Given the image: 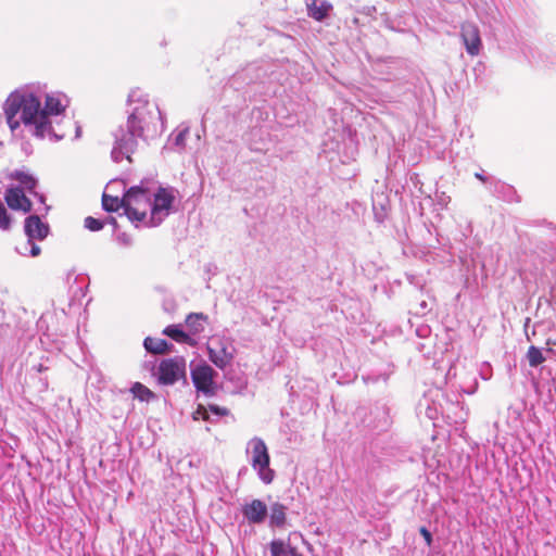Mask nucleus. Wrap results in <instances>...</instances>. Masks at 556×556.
Returning a JSON list of instances; mask_svg holds the SVG:
<instances>
[{
	"mask_svg": "<svg viewBox=\"0 0 556 556\" xmlns=\"http://www.w3.org/2000/svg\"><path fill=\"white\" fill-rule=\"evenodd\" d=\"M127 121L114 131V144L111 157L119 163L123 159L131 162V154L136 151L138 139H147L156 134L161 112L155 103L150 102L148 96L140 90H132L128 96Z\"/></svg>",
	"mask_w": 556,
	"mask_h": 556,
	"instance_id": "nucleus-1",
	"label": "nucleus"
},
{
	"mask_svg": "<svg viewBox=\"0 0 556 556\" xmlns=\"http://www.w3.org/2000/svg\"><path fill=\"white\" fill-rule=\"evenodd\" d=\"M40 97L29 88L13 91L4 102L3 110L7 123L12 131L21 124L29 129L37 138H45L52 134L50 121L40 111Z\"/></svg>",
	"mask_w": 556,
	"mask_h": 556,
	"instance_id": "nucleus-2",
	"label": "nucleus"
},
{
	"mask_svg": "<svg viewBox=\"0 0 556 556\" xmlns=\"http://www.w3.org/2000/svg\"><path fill=\"white\" fill-rule=\"evenodd\" d=\"M152 192L142 185L130 187L125 192L126 216L138 227L147 226L151 208Z\"/></svg>",
	"mask_w": 556,
	"mask_h": 556,
	"instance_id": "nucleus-3",
	"label": "nucleus"
},
{
	"mask_svg": "<svg viewBox=\"0 0 556 556\" xmlns=\"http://www.w3.org/2000/svg\"><path fill=\"white\" fill-rule=\"evenodd\" d=\"M39 214L29 215L25 218L24 232L27 240L15 248L16 252L23 256H38L41 253L38 242L43 241L49 235L50 227L40 219Z\"/></svg>",
	"mask_w": 556,
	"mask_h": 556,
	"instance_id": "nucleus-4",
	"label": "nucleus"
},
{
	"mask_svg": "<svg viewBox=\"0 0 556 556\" xmlns=\"http://www.w3.org/2000/svg\"><path fill=\"white\" fill-rule=\"evenodd\" d=\"M245 453L258 478L266 484L271 483L275 471L269 467L270 456L264 440L258 437L252 438L247 444Z\"/></svg>",
	"mask_w": 556,
	"mask_h": 556,
	"instance_id": "nucleus-5",
	"label": "nucleus"
},
{
	"mask_svg": "<svg viewBox=\"0 0 556 556\" xmlns=\"http://www.w3.org/2000/svg\"><path fill=\"white\" fill-rule=\"evenodd\" d=\"M175 189L160 187L156 192H152L151 208L147 227L159 226L173 212L175 202Z\"/></svg>",
	"mask_w": 556,
	"mask_h": 556,
	"instance_id": "nucleus-6",
	"label": "nucleus"
},
{
	"mask_svg": "<svg viewBox=\"0 0 556 556\" xmlns=\"http://www.w3.org/2000/svg\"><path fill=\"white\" fill-rule=\"evenodd\" d=\"M186 359L181 356L165 358L153 370L159 384L173 386L180 379H186Z\"/></svg>",
	"mask_w": 556,
	"mask_h": 556,
	"instance_id": "nucleus-7",
	"label": "nucleus"
},
{
	"mask_svg": "<svg viewBox=\"0 0 556 556\" xmlns=\"http://www.w3.org/2000/svg\"><path fill=\"white\" fill-rule=\"evenodd\" d=\"M210 361L219 369L226 368L233 359L236 349L230 338L214 334L207 342Z\"/></svg>",
	"mask_w": 556,
	"mask_h": 556,
	"instance_id": "nucleus-8",
	"label": "nucleus"
},
{
	"mask_svg": "<svg viewBox=\"0 0 556 556\" xmlns=\"http://www.w3.org/2000/svg\"><path fill=\"white\" fill-rule=\"evenodd\" d=\"M214 369L207 364H200L191 370L192 382L198 391L214 394Z\"/></svg>",
	"mask_w": 556,
	"mask_h": 556,
	"instance_id": "nucleus-9",
	"label": "nucleus"
},
{
	"mask_svg": "<svg viewBox=\"0 0 556 556\" xmlns=\"http://www.w3.org/2000/svg\"><path fill=\"white\" fill-rule=\"evenodd\" d=\"M460 37L468 54L476 56L480 53L482 42L480 30L476 24L470 22L463 23L460 27Z\"/></svg>",
	"mask_w": 556,
	"mask_h": 556,
	"instance_id": "nucleus-10",
	"label": "nucleus"
},
{
	"mask_svg": "<svg viewBox=\"0 0 556 556\" xmlns=\"http://www.w3.org/2000/svg\"><path fill=\"white\" fill-rule=\"evenodd\" d=\"M296 539H302L301 533L296 531L289 533L287 539H274L268 544L270 556H302L293 544Z\"/></svg>",
	"mask_w": 556,
	"mask_h": 556,
	"instance_id": "nucleus-11",
	"label": "nucleus"
},
{
	"mask_svg": "<svg viewBox=\"0 0 556 556\" xmlns=\"http://www.w3.org/2000/svg\"><path fill=\"white\" fill-rule=\"evenodd\" d=\"M243 517L253 525L263 523L267 517V506L261 500H253L241 508Z\"/></svg>",
	"mask_w": 556,
	"mask_h": 556,
	"instance_id": "nucleus-12",
	"label": "nucleus"
},
{
	"mask_svg": "<svg viewBox=\"0 0 556 556\" xmlns=\"http://www.w3.org/2000/svg\"><path fill=\"white\" fill-rule=\"evenodd\" d=\"M5 202L10 208L28 213L33 208L30 200L26 197L22 188H9L4 195Z\"/></svg>",
	"mask_w": 556,
	"mask_h": 556,
	"instance_id": "nucleus-13",
	"label": "nucleus"
},
{
	"mask_svg": "<svg viewBox=\"0 0 556 556\" xmlns=\"http://www.w3.org/2000/svg\"><path fill=\"white\" fill-rule=\"evenodd\" d=\"M16 179L21 184L18 188H22L24 192L28 191L30 194H34V197L38 199L39 206L35 208L36 213H40L42 215L47 214L49 211V206L46 205L45 203V197L35 191L37 187V180L34 177L24 173H17Z\"/></svg>",
	"mask_w": 556,
	"mask_h": 556,
	"instance_id": "nucleus-14",
	"label": "nucleus"
},
{
	"mask_svg": "<svg viewBox=\"0 0 556 556\" xmlns=\"http://www.w3.org/2000/svg\"><path fill=\"white\" fill-rule=\"evenodd\" d=\"M307 14L315 21L321 22L332 11V4L327 0H306Z\"/></svg>",
	"mask_w": 556,
	"mask_h": 556,
	"instance_id": "nucleus-15",
	"label": "nucleus"
},
{
	"mask_svg": "<svg viewBox=\"0 0 556 556\" xmlns=\"http://www.w3.org/2000/svg\"><path fill=\"white\" fill-rule=\"evenodd\" d=\"M287 506L276 502L271 504L268 526L271 529H283L287 526Z\"/></svg>",
	"mask_w": 556,
	"mask_h": 556,
	"instance_id": "nucleus-16",
	"label": "nucleus"
},
{
	"mask_svg": "<svg viewBox=\"0 0 556 556\" xmlns=\"http://www.w3.org/2000/svg\"><path fill=\"white\" fill-rule=\"evenodd\" d=\"M207 316L203 313H190L186 318L187 333L194 338L204 331Z\"/></svg>",
	"mask_w": 556,
	"mask_h": 556,
	"instance_id": "nucleus-17",
	"label": "nucleus"
},
{
	"mask_svg": "<svg viewBox=\"0 0 556 556\" xmlns=\"http://www.w3.org/2000/svg\"><path fill=\"white\" fill-rule=\"evenodd\" d=\"M163 333L178 343H186L191 346H194L197 344V339L191 338V334L182 330V326L179 324L167 326L164 329Z\"/></svg>",
	"mask_w": 556,
	"mask_h": 556,
	"instance_id": "nucleus-18",
	"label": "nucleus"
},
{
	"mask_svg": "<svg viewBox=\"0 0 556 556\" xmlns=\"http://www.w3.org/2000/svg\"><path fill=\"white\" fill-rule=\"evenodd\" d=\"M65 109V105L62 103L61 99L53 94H47L45 108L40 111L46 117V121H49L50 115H59Z\"/></svg>",
	"mask_w": 556,
	"mask_h": 556,
	"instance_id": "nucleus-19",
	"label": "nucleus"
},
{
	"mask_svg": "<svg viewBox=\"0 0 556 556\" xmlns=\"http://www.w3.org/2000/svg\"><path fill=\"white\" fill-rule=\"evenodd\" d=\"M189 135V128H177L175 129L169 138H168V144L170 146V149H176L178 151H182L186 147V140Z\"/></svg>",
	"mask_w": 556,
	"mask_h": 556,
	"instance_id": "nucleus-20",
	"label": "nucleus"
},
{
	"mask_svg": "<svg viewBox=\"0 0 556 556\" xmlns=\"http://www.w3.org/2000/svg\"><path fill=\"white\" fill-rule=\"evenodd\" d=\"M102 207L104 211L113 213L117 212L119 208H124L126 212V201H125V194L122 199L118 197L109 195L106 193H103L102 195Z\"/></svg>",
	"mask_w": 556,
	"mask_h": 556,
	"instance_id": "nucleus-21",
	"label": "nucleus"
},
{
	"mask_svg": "<svg viewBox=\"0 0 556 556\" xmlns=\"http://www.w3.org/2000/svg\"><path fill=\"white\" fill-rule=\"evenodd\" d=\"M494 193L502 200L507 202L517 201V194L515 189L502 181L494 182Z\"/></svg>",
	"mask_w": 556,
	"mask_h": 556,
	"instance_id": "nucleus-22",
	"label": "nucleus"
},
{
	"mask_svg": "<svg viewBox=\"0 0 556 556\" xmlns=\"http://www.w3.org/2000/svg\"><path fill=\"white\" fill-rule=\"evenodd\" d=\"M143 345L148 352L153 354H164L168 352V348L170 346L166 340L150 337L144 339Z\"/></svg>",
	"mask_w": 556,
	"mask_h": 556,
	"instance_id": "nucleus-23",
	"label": "nucleus"
},
{
	"mask_svg": "<svg viewBox=\"0 0 556 556\" xmlns=\"http://www.w3.org/2000/svg\"><path fill=\"white\" fill-rule=\"evenodd\" d=\"M130 391L140 401L149 402L154 397V393L140 382H135Z\"/></svg>",
	"mask_w": 556,
	"mask_h": 556,
	"instance_id": "nucleus-24",
	"label": "nucleus"
},
{
	"mask_svg": "<svg viewBox=\"0 0 556 556\" xmlns=\"http://www.w3.org/2000/svg\"><path fill=\"white\" fill-rule=\"evenodd\" d=\"M527 359H528V363L530 365V367H538L539 365H541L542 363H544L546 361L545 356L543 355L542 351L534 346V345H531L529 349H528V352H527Z\"/></svg>",
	"mask_w": 556,
	"mask_h": 556,
	"instance_id": "nucleus-25",
	"label": "nucleus"
},
{
	"mask_svg": "<svg viewBox=\"0 0 556 556\" xmlns=\"http://www.w3.org/2000/svg\"><path fill=\"white\" fill-rule=\"evenodd\" d=\"M84 226L90 231H99L104 227V223L92 216H88L84 220Z\"/></svg>",
	"mask_w": 556,
	"mask_h": 556,
	"instance_id": "nucleus-26",
	"label": "nucleus"
},
{
	"mask_svg": "<svg viewBox=\"0 0 556 556\" xmlns=\"http://www.w3.org/2000/svg\"><path fill=\"white\" fill-rule=\"evenodd\" d=\"M379 413L382 415V422L379 426H375V428L379 430H387L391 425L389 412L386 408H382Z\"/></svg>",
	"mask_w": 556,
	"mask_h": 556,
	"instance_id": "nucleus-27",
	"label": "nucleus"
},
{
	"mask_svg": "<svg viewBox=\"0 0 556 556\" xmlns=\"http://www.w3.org/2000/svg\"><path fill=\"white\" fill-rule=\"evenodd\" d=\"M208 413H212L213 415L217 416V417H220V416H226L228 415V409L225 408V407H219L217 405H208L207 407V414Z\"/></svg>",
	"mask_w": 556,
	"mask_h": 556,
	"instance_id": "nucleus-28",
	"label": "nucleus"
},
{
	"mask_svg": "<svg viewBox=\"0 0 556 556\" xmlns=\"http://www.w3.org/2000/svg\"><path fill=\"white\" fill-rule=\"evenodd\" d=\"M193 418L194 419L202 418L203 420H210L211 421L210 414H207V408L202 406V405L198 406L197 410L193 414Z\"/></svg>",
	"mask_w": 556,
	"mask_h": 556,
	"instance_id": "nucleus-29",
	"label": "nucleus"
},
{
	"mask_svg": "<svg viewBox=\"0 0 556 556\" xmlns=\"http://www.w3.org/2000/svg\"><path fill=\"white\" fill-rule=\"evenodd\" d=\"M116 241L118 242V244L123 247H129L132 242L131 237L126 232L118 233L116 237Z\"/></svg>",
	"mask_w": 556,
	"mask_h": 556,
	"instance_id": "nucleus-30",
	"label": "nucleus"
},
{
	"mask_svg": "<svg viewBox=\"0 0 556 556\" xmlns=\"http://www.w3.org/2000/svg\"><path fill=\"white\" fill-rule=\"evenodd\" d=\"M419 533L425 539V542H426L427 546L430 547L432 545V541H433L431 532L426 527H421L419 529Z\"/></svg>",
	"mask_w": 556,
	"mask_h": 556,
	"instance_id": "nucleus-31",
	"label": "nucleus"
},
{
	"mask_svg": "<svg viewBox=\"0 0 556 556\" xmlns=\"http://www.w3.org/2000/svg\"><path fill=\"white\" fill-rule=\"evenodd\" d=\"M476 178H478L479 180H481L482 182H485L486 181V177L481 174V173H476Z\"/></svg>",
	"mask_w": 556,
	"mask_h": 556,
	"instance_id": "nucleus-32",
	"label": "nucleus"
}]
</instances>
